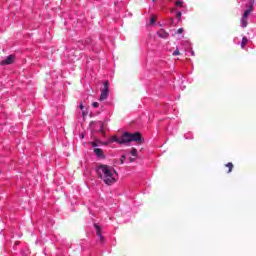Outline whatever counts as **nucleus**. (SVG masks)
Instances as JSON below:
<instances>
[{"mask_svg": "<svg viewBox=\"0 0 256 256\" xmlns=\"http://www.w3.org/2000/svg\"><path fill=\"white\" fill-rule=\"evenodd\" d=\"M112 141L114 143H119L120 145H125L127 143H131L132 141L141 144L143 143V136L141 135L140 132H135L133 134L129 132H124L121 137H112Z\"/></svg>", "mask_w": 256, "mask_h": 256, "instance_id": "1", "label": "nucleus"}, {"mask_svg": "<svg viewBox=\"0 0 256 256\" xmlns=\"http://www.w3.org/2000/svg\"><path fill=\"white\" fill-rule=\"evenodd\" d=\"M96 173L106 185H113V183L116 181L115 177L113 176V172H111V166L100 164L96 169Z\"/></svg>", "mask_w": 256, "mask_h": 256, "instance_id": "2", "label": "nucleus"}, {"mask_svg": "<svg viewBox=\"0 0 256 256\" xmlns=\"http://www.w3.org/2000/svg\"><path fill=\"white\" fill-rule=\"evenodd\" d=\"M109 97V81L104 82V88L101 90L100 101H105Z\"/></svg>", "mask_w": 256, "mask_h": 256, "instance_id": "3", "label": "nucleus"}, {"mask_svg": "<svg viewBox=\"0 0 256 256\" xmlns=\"http://www.w3.org/2000/svg\"><path fill=\"white\" fill-rule=\"evenodd\" d=\"M16 56L15 54H11L7 56L4 60L0 61V65L3 67L5 65H13L15 63Z\"/></svg>", "mask_w": 256, "mask_h": 256, "instance_id": "4", "label": "nucleus"}, {"mask_svg": "<svg viewBox=\"0 0 256 256\" xmlns=\"http://www.w3.org/2000/svg\"><path fill=\"white\" fill-rule=\"evenodd\" d=\"M94 227L96 229V235L100 238V242L104 243L105 237H103V234L101 233V226H99V224H94Z\"/></svg>", "mask_w": 256, "mask_h": 256, "instance_id": "5", "label": "nucleus"}, {"mask_svg": "<svg viewBox=\"0 0 256 256\" xmlns=\"http://www.w3.org/2000/svg\"><path fill=\"white\" fill-rule=\"evenodd\" d=\"M94 153H95L96 157H98L99 159H105V154L103 153V149L95 148Z\"/></svg>", "mask_w": 256, "mask_h": 256, "instance_id": "6", "label": "nucleus"}, {"mask_svg": "<svg viewBox=\"0 0 256 256\" xmlns=\"http://www.w3.org/2000/svg\"><path fill=\"white\" fill-rule=\"evenodd\" d=\"M158 37H160L161 39H167V37H169V34L167 33V31L161 29L160 31H158Z\"/></svg>", "mask_w": 256, "mask_h": 256, "instance_id": "7", "label": "nucleus"}, {"mask_svg": "<svg viewBox=\"0 0 256 256\" xmlns=\"http://www.w3.org/2000/svg\"><path fill=\"white\" fill-rule=\"evenodd\" d=\"M251 13H253V5H250L249 8L244 12L243 14L244 19H247V17H249Z\"/></svg>", "mask_w": 256, "mask_h": 256, "instance_id": "8", "label": "nucleus"}, {"mask_svg": "<svg viewBox=\"0 0 256 256\" xmlns=\"http://www.w3.org/2000/svg\"><path fill=\"white\" fill-rule=\"evenodd\" d=\"M248 41L249 40L247 39V37L242 38V42H241V48L242 49H245V45H247Z\"/></svg>", "mask_w": 256, "mask_h": 256, "instance_id": "9", "label": "nucleus"}, {"mask_svg": "<svg viewBox=\"0 0 256 256\" xmlns=\"http://www.w3.org/2000/svg\"><path fill=\"white\" fill-rule=\"evenodd\" d=\"M225 167H227L228 168V173H231V171H233V164L231 163V162H229V163H227L226 165H225Z\"/></svg>", "mask_w": 256, "mask_h": 256, "instance_id": "10", "label": "nucleus"}, {"mask_svg": "<svg viewBox=\"0 0 256 256\" xmlns=\"http://www.w3.org/2000/svg\"><path fill=\"white\" fill-rule=\"evenodd\" d=\"M241 23H242V27H243V28L247 27V25H248V23H247V18L242 17Z\"/></svg>", "mask_w": 256, "mask_h": 256, "instance_id": "11", "label": "nucleus"}, {"mask_svg": "<svg viewBox=\"0 0 256 256\" xmlns=\"http://www.w3.org/2000/svg\"><path fill=\"white\" fill-rule=\"evenodd\" d=\"M176 7H183V0H177L175 2Z\"/></svg>", "mask_w": 256, "mask_h": 256, "instance_id": "12", "label": "nucleus"}, {"mask_svg": "<svg viewBox=\"0 0 256 256\" xmlns=\"http://www.w3.org/2000/svg\"><path fill=\"white\" fill-rule=\"evenodd\" d=\"M130 153H131V155H132L133 157H137V155H138L136 148H132V150H131Z\"/></svg>", "mask_w": 256, "mask_h": 256, "instance_id": "13", "label": "nucleus"}, {"mask_svg": "<svg viewBox=\"0 0 256 256\" xmlns=\"http://www.w3.org/2000/svg\"><path fill=\"white\" fill-rule=\"evenodd\" d=\"M125 159H127V156L122 155L121 158H120L121 165H123V163H125Z\"/></svg>", "mask_w": 256, "mask_h": 256, "instance_id": "14", "label": "nucleus"}, {"mask_svg": "<svg viewBox=\"0 0 256 256\" xmlns=\"http://www.w3.org/2000/svg\"><path fill=\"white\" fill-rule=\"evenodd\" d=\"M181 15H183V13H181V12L176 13V17H177L178 21H181Z\"/></svg>", "mask_w": 256, "mask_h": 256, "instance_id": "15", "label": "nucleus"}, {"mask_svg": "<svg viewBox=\"0 0 256 256\" xmlns=\"http://www.w3.org/2000/svg\"><path fill=\"white\" fill-rule=\"evenodd\" d=\"M173 55H174V56L181 55V53L179 52V49H176V50L173 52Z\"/></svg>", "mask_w": 256, "mask_h": 256, "instance_id": "16", "label": "nucleus"}, {"mask_svg": "<svg viewBox=\"0 0 256 256\" xmlns=\"http://www.w3.org/2000/svg\"><path fill=\"white\" fill-rule=\"evenodd\" d=\"M92 107H94L95 109H97V107H99V104L97 102L92 103Z\"/></svg>", "mask_w": 256, "mask_h": 256, "instance_id": "17", "label": "nucleus"}, {"mask_svg": "<svg viewBox=\"0 0 256 256\" xmlns=\"http://www.w3.org/2000/svg\"><path fill=\"white\" fill-rule=\"evenodd\" d=\"M177 33H178L179 35H181V34L183 33V28H179V29L177 30Z\"/></svg>", "mask_w": 256, "mask_h": 256, "instance_id": "18", "label": "nucleus"}, {"mask_svg": "<svg viewBox=\"0 0 256 256\" xmlns=\"http://www.w3.org/2000/svg\"><path fill=\"white\" fill-rule=\"evenodd\" d=\"M153 23H155V18H154V17H152V18L150 19V25H153Z\"/></svg>", "mask_w": 256, "mask_h": 256, "instance_id": "19", "label": "nucleus"}, {"mask_svg": "<svg viewBox=\"0 0 256 256\" xmlns=\"http://www.w3.org/2000/svg\"><path fill=\"white\" fill-rule=\"evenodd\" d=\"M91 145H92V147H97L98 146L97 142H91Z\"/></svg>", "mask_w": 256, "mask_h": 256, "instance_id": "20", "label": "nucleus"}, {"mask_svg": "<svg viewBox=\"0 0 256 256\" xmlns=\"http://www.w3.org/2000/svg\"><path fill=\"white\" fill-rule=\"evenodd\" d=\"M175 23V20L173 18H170V24L173 25Z\"/></svg>", "mask_w": 256, "mask_h": 256, "instance_id": "21", "label": "nucleus"}, {"mask_svg": "<svg viewBox=\"0 0 256 256\" xmlns=\"http://www.w3.org/2000/svg\"><path fill=\"white\" fill-rule=\"evenodd\" d=\"M130 163H134L135 158H129Z\"/></svg>", "mask_w": 256, "mask_h": 256, "instance_id": "22", "label": "nucleus"}, {"mask_svg": "<svg viewBox=\"0 0 256 256\" xmlns=\"http://www.w3.org/2000/svg\"><path fill=\"white\" fill-rule=\"evenodd\" d=\"M100 132L105 133V131H103V124H101Z\"/></svg>", "mask_w": 256, "mask_h": 256, "instance_id": "23", "label": "nucleus"}, {"mask_svg": "<svg viewBox=\"0 0 256 256\" xmlns=\"http://www.w3.org/2000/svg\"><path fill=\"white\" fill-rule=\"evenodd\" d=\"M80 109H83V104H80Z\"/></svg>", "mask_w": 256, "mask_h": 256, "instance_id": "24", "label": "nucleus"}, {"mask_svg": "<svg viewBox=\"0 0 256 256\" xmlns=\"http://www.w3.org/2000/svg\"><path fill=\"white\" fill-rule=\"evenodd\" d=\"M154 3H155V1H157V0H152Z\"/></svg>", "mask_w": 256, "mask_h": 256, "instance_id": "25", "label": "nucleus"}]
</instances>
